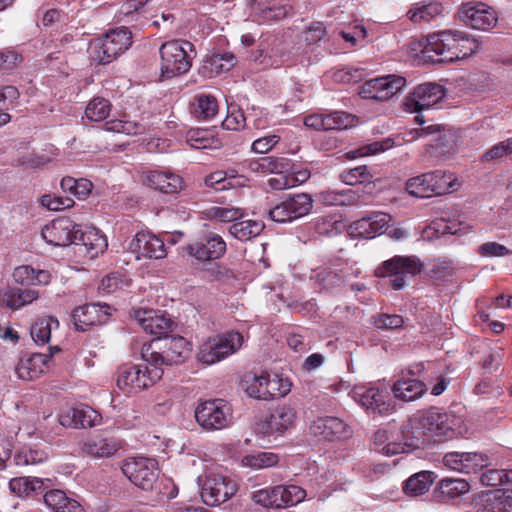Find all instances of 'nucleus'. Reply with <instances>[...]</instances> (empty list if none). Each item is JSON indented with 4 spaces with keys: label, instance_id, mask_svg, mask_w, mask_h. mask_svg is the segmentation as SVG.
Masks as SVG:
<instances>
[{
    "label": "nucleus",
    "instance_id": "a211bd4d",
    "mask_svg": "<svg viewBox=\"0 0 512 512\" xmlns=\"http://www.w3.org/2000/svg\"><path fill=\"white\" fill-rule=\"evenodd\" d=\"M112 311V307L108 304H85L74 309L72 318L76 329L84 332L94 325L106 323Z\"/></svg>",
    "mask_w": 512,
    "mask_h": 512
},
{
    "label": "nucleus",
    "instance_id": "6ab92c4d",
    "mask_svg": "<svg viewBox=\"0 0 512 512\" xmlns=\"http://www.w3.org/2000/svg\"><path fill=\"white\" fill-rule=\"evenodd\" d=\"M460 19L474 29L488 30L497 22L496 12L484 3H467L459 10Z\"/></svg>",
    "mask_w": 512,
    "mask_h": 512
},
{
    "label": "nucleus",
    "instance_id": "5701e85b",
    "mask_svg": "<svg viewBox=\"0 0 512 512\" xmlns=\"http://www.w3.org/2000/svg\"><path fill=\"white\" fill-rule=\"evenodd\" d=\"M59 346H50L49 354L33 353L24 355L18 362L15 372L19 378L32 381L37 379L43 372L48 360L60 352Z\"/></svg>",
    "mask_w": 512,
    "mask_h": 512
},
{
    "label": "nucleus",
    "instance_id": "603ef678",
    "mask_svg": "<svg viewBox=\"0 0 512 512\" xmlns=\"http://www.w3.org/2000/svg\"><path fill=\"white\" fill-rule=\"evenodd\" d=\"M72 418L75 419L76 428L93 427L101 422V415L90 406L72 408Z\"/></svg>",
    "mask_w": 512,
    "mask_h": 512
},
{
    "label": "nucleus",
    "instance_id": "4c0bfd02",
    "mask_svg": "<svg viewBox=\"0 0 512 512\" xmlns=\"http://www.w3.org/2000/svg\"><path fill=\"white\" fill-rule=\"evenodd\" d=\"M186 142L195 149H219L221 141L212 131L206 129H192L187 132Z\"/></svg>",
    "mask_w": 512,
    "mask_h": 512
},
{
    "label": "nucleus",
    "instance_id": "9d476101",
    "mask_svg": "<svg viewBox=\"0 0 512 512\" xmlns=\"http://www.w3.org/2000/svg\"><path fill=\"white\" fill-rule=\"evenodd\" d=\"M350 395L369 414L384 416L394 410L390 393L385 387L355 386Z\"/></svg>",
    "mask_w": 512,
    "mask_h": 512
},
{
    "label": "nucleus",
    "instance_id": "72a5a7b5",
    "mask_svg": "<svg viewBox=\"0 0 512 512\" xmlns=\"http://www.w3.org/2000/svg\"><path fill=\"white\" fill-rule=\"evenodd\" d=\"M243 209L238 207L211 206L200 212V218L218 222H235L244 217Z\"/></svg>",
    "mask_w": 512,
    "mask_h": 512
},
{
    "label": "nucleus",
    "instance_id": "f704fd0d",
    "mask_svg": "<svg viewBox=\"0 0 512 512\" xmlns=\"http://www.w3.org/2000/svg\"><path fill=\"white\" fill-rule=\"evenodd\" d=\"M276 504L275 508H285L294 506L306 497V491L297 485L275 486Z\"/></svg>",
    "mask_w": 512,
    "mask_h": 512
},
{
    "label": "nucleus",
    "instance_id": "37998d69",
    "mask_svg": "<svg viewBox=\"0 0 512 512\" xmlns=\"http://www.w3.org/2000/svg\"><path fill=\"white\" fill-rule=\"evenodd\" d=\"M264 225L254 220L235 221L229 228L230 234L240 241H247L256 237L263 230Z\"/></svg>",
    "mask_w": 512,
    "mask_h": 512
},
{
    "label": "nucleus",
    "instance_id": "2f4dec72",
    "mask_svg": "<svg viewBox=\"0 0 512 512\" xmlns=\"http://www.w3.org/2000/svg\"><path fill=\"white\" fill-rule=\"evenodd\" d=\"M192 115L199 120H209L218 113V102L213 95L197 94L190 103Z\"/></svg>",
    "mask_w": 512,
    "mask_h": 512
},
{
    "label": "nucleus",
    "instance_id": "39448f33",
    "mask_svg": "<svg viewBox=\"0 0 512 512\" xmlns=\"http://www.w3.org/2000/svg\"><path fill=\"white\" fill-rule=\"evenodd\" d=\"M132 44V33L126 28H116L95 39L93 59L99 64H108L117 59Z\"/></svg>",
    "mask_w": 512,
    "mask_h": 512
},
{
    "label": "nucleus",
    "instance_id": "6e6552de",
    "mask_svg": "<svg viewBox=\"0 0 512 512\" xmlns=\"http://www.w3.org/2000/svg\"><path fill=\"white\" fill-rule=\"evenodd\" d=\"M231 406L222 399L207 400L195 409L196 422L207 431L227 428L233 419Z\"/></svg>",
    "mask_w": 512,
    "mask_h": 512
},
{
    "label": "nucleus",
    "instance_id": "5fc2aeb1",
    "mask_svg": "<svg viewBox=\"0 0 512 512\" xmlns=\"http://www.w3.org/2000/svg\"><path fill=\"white\" fill-rule=\"evenodd\" d=\"M110 110L111 104L107 99L95 97L86 106L85 115L91 121L100 122L109 116Z\"/></svg>",
    "mask_w": 512,
    "mask_h": 512
},
{
    "label": "nucleus",
    "instance_id": "7c9ffc66",
    "mask_svg": "<svg viewBox=\"0 0 512 512\" xmlns=\"http://www.w3.org/2000/svg\"><path fill=\"white\" fill-rule=\"evenodd\" d=\"M145 183L162 193H178L183 189V179L172 172L149 171L145 175Z\"/></svg>",
    "mask_w": 512,
    "mask_h": 512
},
{
    "label": "nucleus",
    "instance_id": "79ce46f5",
    "mask_svg": "<svg viewBox=\"0 0 512 512\" xmlns=\"http://www.w3.org/2000/svg\"><path fill=\"white\" fill-rule=\"evenodd\" d=\"M373 444L379 452L387 456L403 453L400 440L395 439L387 430L376 431L373 435Z\"/></svg>",
    "mask_w": 512,
    "mask_h": 512
},
{
    "label": "nucleus",
    "instance_id": "3c124183",
    "mask_svg": "<svg viewBox=\"0 0 512 512\" xmlns=\"http://www.w3.org/2000/svg\"><path fill=\"white\" fill-rule=\"evenodd\" d=\"M106 130L123 133L126 135H139L146 131L147 127L139 121H131L127 119H114L106 122Z\"/></svg>",
    "mask_w": 512,
    "mask_h": 512
},
{
    "label": "nucleus",
    "instance_id": "c9c22d12",
    "mask_svg": "<svg viewBox=\"0 0 512 512\" xmlns=\"http://www.w3.org/2000/svg\"><path fill=\"white\" fill-rule=\"evenodd\" d=\"M434 481L433 473L430 471H421L409 477L403 485V491L406 495L417 497L426 493Z\"/></svg>",
    "mask_w": 512,
    "mask_h": 512
},
{
    "label": "nucleus",
    "instance_id": "49530a36",
    "mask_svg": "<svg viewBox=\"0 0 512 512\" xmlns=\"http://www.w3.org/2000/svg\"><path fill=\"white\" fill-rule=\"evenodd\" d=\"M267 373L261 375H245L242 385L246 393L255 399H267L268 389L266 388Z\"/></svg>",
    "mask_w": 512,
    "mask_h": 512
},
{
    "label": "nucleus",
    "instance_id": "ea45409f",
    "mask_svg": "<svg viewBox=\"0 0 512 512\" xmlns=\"http://www.w3.org/2000/svg\"><path fill=\"white\" fill-rule=\"evenodd\" d=\"M80 240L82 246L86 249L88 256L93 259L98 254L103 253L108 244L106 237L95 229H88L81 233Z\"/></svg>",
    "mask_w": 512,
    "mask_h": 512
},
{
    "label": "nucleus",
    "instance_id": "de8ad7c7",
    "mask_svg": "<svg viewBox=\"0 0 512 512\" xmlns=\"http://www.w3.org/2000/svg\"><path fill=\"white\" fill-rule=\"evenodd\" d=\"M279 462V456L272 452H257L242 457L241 464L251 469H265L275 466Z\"/></svg>",
    "mask_w": 512,
    "mask_h": 512
},
{
    "label": "nucleus",
    "instance_id": "ddd939ff",
    "mask_svg": "<svg viewBox=\"0 0 512 512\" xmlns=\"http://www.w3.org/2000/svg\"><path fill=\"white\" fill-rule=\"evenodd\" d=\"M296 419V410L291 406L283 405L276 408L265 420L256 423L255 431L263 436L283 435L295 426Z\"/></svg>",
    "mask_w": 512,
    "mask_h": 512
},
{
    "label": "nucleus",
    "instance_id": "052dcab7",
    "mask_svg": "<svg viewBox=\"0 0 512 512\" xmlns=\"http://www.w3.org/2000/svg\"><path fill=\"white\" fill-rule=\"evenodd\" d=\"M327 118H330V125H328V130H343L354 127L358 119L347 112L336 111L333 113L327 114Z\"/></svg>",
    "mask_w": 512,
    "mask_h": 512
},
{
    "label": "nucleus",
    "instance_id": "7ed1b4c3",
    "mask_svg": "<svg viewBox=\"0 0 512 512\" xmlns=\"http://www.w3.org/2000/svg\"><path fill=\"white\" fill-rule=\"evenodd\" d=\"M149 364L124 365L117 371L116 384L126 393H137L154 385L163 375V369L149 368Z\"/></svg>",
    "mask_w": 512,
    "mask_h": 512
},
{
    "label": "nucleus",
    "instance_id": "c03bdc74",
    "mask_svg": "<svg viewBox=\"0 0 512 512\" xmlns=\"http://www.w3.org/2000/svg\"><path fill=\"white\" fill-rule=\"evenodd\" d=\"M442 6L438 2H430L428 4H417L412 7L407 15L414 23L430 22L436 16L442 13Z\"/></svg>",
    "mask_w": 512,
    "mask_h": 512
},
{
    "label": "nucleus",
    "instance_id": "69168bd1",
    "mask_svg": "<svg viewBox=\"0 0 512 512\" xmlns=\"http://www.w3.org/2000/svg\"><path fill=\"white\" fill-rule=\"evenodd\" d=\"M40 203L51 211H60L70 208L74 205V200L70 197H62L54 194H46L40 198Z\"/></svg>",
    "mask_w": 512,
    "mask_h": 512
},
{
    "label": "nucleus",
    "instance_id": "0eeeda50",
    "mask_svg": "<svg viewBox=\"0 0 512 512\" xmlns=\"http://www.w3.org/2000/svg\"><path fill=\"white\" fill-rule=\"evenodd\" d=\"M422 264L415 256H394L389 260L382 262L375 269L376 277H390L391 285L395 290L402 289L406 284L408 276H414L420 273Z\"/></svg>",
    "mask_w": 512,
    "mask_h": 512
},
{
    "label": "nucleus",
    "instance_id": "338daca9",
    "mask_svg": "<svg viewBox=\"0 0 512 512\" xmlns=\"http://www.w3.org/2000/svg\"><path fill=\"white\" fill-rule=\"evenodd\" d=\"M372 323L377 329L393 330L402 327L403 317L397 314H378L372 317Z\"/></svg>",
    "mask_w": 512,
    "mask_h": 512
},
{
    "label": "nucleus",
    "instance_id": "473e14b6",
    "mask_svg": "<svg viewBox=\"0 0 512 512\" xmlns=\"http://www.w3.org/2000/svg\"><path fill=\"white\" fill-rule=\"evenodd\" d=\"M392 390L396 398L404 401H413L421 397L427 388L420 380L403 378L394 383Z\"/></svg>",
    "mask_w": 512,
    "mask_h": 512
},
{
    "label": "nucleus",
    "instance_id": "dca6fc26",
    "mask_svg": "<svg viewBox=\"0 0 512 512\" xmlns=\"http://www.w3.org/2000/svg\"><path fill=\"white\" fill-rule=\"evenodd\" d=\"M445 97L444 88L436 83H424L414 88L405 98L404 107L408 112H420L430 108Z\"/></svg>",
    "mask_w": 512,
    "mask_h": 512
},
{
    "label": "nucleus",
    "instance_id": "8fccbe9b",
    "mask_svg": "<svg viewBox=\"0 0 512 512\" xmlns=\"http://www.w3.org/2000/svg\"><path fill=\"white\" fill-rule=\"evenodd\" d=\"M267 392V399L281 398L286 396L292 387V383L287 377L277 373H267V382H265Z\"/></svg>",
    "mask_w": 512,
    "mask_h": 512
},
{
    "label": "nucleus",
    "instance_id": "c756f323",
    "mask_svg": "<svg viewBox=\"0 0 512 512\" xmlns=\"http://www.w3.org/2000/svg\"><path fill=\"white\" fill-rule=\"evenodd\" d=\"M122 447V442L114 437L100 435L89 438L82 446L83 453L94 458H109Z\"/></svg>",
    "mask_w": 512,
    "mask_h": 512
},
{
    "label": "nucleus",
    "instance_id": "f257e3e1",
    "mask_svg": "<svg viewBox=\"0 0 512 512\" xmlns=\"http://www.w3.org/2000/svg\"><path fill=\"white\" fill-rule=\"evenodd\" d=\"M190 343L182 336H165L144 344L142 359L150 366L162 369L163 366L183 363L190 355Z\"/></svg>",
    "mask_w": 512,
    "mask_h": 512
},
{
    "label": "nucleus",
    "instance_id": "aec40b11",
    "mask_svg": "<svg viewBox=\"0 0 512 512\" xmlns=\"http://www.w3.org/2000/svg\"><path fill=\"white\" fill-rule=\"evenodd\" d=\"M443 463L451 470L469 474L487 467L490 459L484 453L449 452L444 456Z\"/></svg>",
    "mask_w": 512,
    "mask_h": 512
},
{
    "label": "nucleus",
    "instance_id": "412c9836",
    "mask_svg": "<svg viewBox=\"0 0 512 512\" xmlns=\"http://www.w3.org/2000/svg\"><path fill=\"white\" fill-rule=\"evenodd\" d=\"M79 230L69 218L53 220L41 231L42 238L54 246H67L77 239Z\"/></svg>",
    "mask_w": 512,
    "mask_h": 512
},
{
    "label": "nucleus",
    "instance_id": "2eb2a0df",
    "mask_svg": "<svg viewBox=\"0 0 512 512\" xmlns=\"http://www.w3.org/2000/svg\"><path fill=\"white\" fill-rule=\"evenodd\" d=\"M237 491L236 484L221 474H209L202 485L201 497L208 505L226 502Z\"/></svg>",
    "mask_w": 512,
    "mask_h": 512
},
{
    "label": "nucleus",
    "instance_id": "393cba45",
    "mask_svg": "<svg viewBox=\"0 0 512 512\" xmlns=\"http://www.w3.org/2000/svg\"><path fill=\"white\" fill-rule=\"evenodd\" d=\"M130 248L139 255L150 259H162L167 255L164 240L147 231L138 232L130 244Z\"/></svg>",
    "mask_w": 512,
    "mask_h": 512
},
{
    "label": "nucleus",
    "instance_id": "f03ea898",
    "mask_svg": "<svg viewBox=\"0 0 512 512\" xmlns=\"http://www.w3.org/2000/svg\"><path fill=\"white\" fill-rule=\"evenodd\" d=\"M159 54L161 77L171 79L190 70L196 50L187 40H170L160 46Z\"/></svg>",
    "mask_w": 512,
    "mask_h": 512
},
{
    "label": "nucleus",
    "instance_id": "58836bf2",
    "mask_svg": "<svg viewBox=\"0 0 512 512\" xmlns=\"http://www.w3.org/2000/svg\"><path fill=\"white\" fill-rule=\"evenodd\" d=\"M340 272H345L341 267H337L335 263L324 267L317 271L315 275L311 276L315 283L324 289H330L340 286L343 283V278L346 276Z\"/></svg>",
    "mask_w": 512,
    "mask_h": 512
},
{
    "label": "nucleus",
    "instance_id": "bb28decb",
    "mask_svg": "<svg viewBox=\"0 0 512 512\" xmlns=\"http://www.w3.org/2000/svg\"><path fill=\"white\" fill-rule=\"evenodd\" d=\"M390 221L391 217L386 213H373L353 222L351 229L358 237L374 238L386 230Z\"/></svg>",
    "mask_w": 512,
    "mask_h": 512
},
{
    "label": "nucleus",
    "instance_id": "c85d7f7f",
    "mask_svg": "<svg viewBox=\"0 0 512 512\" xmlns=\"http://www.w3.org/2000/svg\"><path fill=\"white\" fill-rule=\"evenodd\" d=\"M135 320L146 332L159 336L167 334L173 324L170 317L154 310L135 311Z\"/></svg>",
    "mask_w": 512,
    "mask_h": 512
},
{
    "label": "nucleus",
    "instance_id": "6e6d98bb",
    "mask_svg": "<svg viewBox=\"0 0 512 512\" xmlns=\"http://www.w3.org/2000/svg\"><path fill=\"white\" fill-rule=\"evenodd\" d=\"M512 154V137L491 146L480 158L482 163L501 161Z\"/></svg>",
    "mask_w": 512,
    "mask_h": 512
},
{
    "label": "nucleus",
    "instance_id": "0e129e2a",
    "mask_svg": "<svg viewBox=\"0 0 512 512\" xmlns=\"http://www.w3.org/2000/svg\"><path fill=\"white\" fill-rule=\"evenodd\" d=\"M458 41L454 61L469 57L479 50V43L475 39L470 38L464 32H462Z\"/></svg>",
    "mask_w": 512,
    "mask_h": 512
},
{
    "label": "nucleus",
    "instance_id": "b1692460",
    "mask_svg": "<svg viewBox=\"0 0 512 512\" xmlns=\"http://www.w3.org/2000/svg\"><path fill=\"white\" fill-rule=\"evenodd\" d=\"M187 251L199 261L215 260L225 253L226 243L221 236L209 233L199 241L189 244Z\"/></svg>",
    "mask_w": 512,
    "mask_h": 512
},
{
    "label": "nucleus",
    "instance_id": "a878e982",
    "mask_svg": "<svg viewBox=\"0 0 512 512\" xmlns=\"http://www.w3.org/2000/svg\"><path fill=\"white\" fill-rule=\"evenodd\" d=\"M311 433L324 440H342L350 435L348 426L337 417H320L310 426Z\"/></svg>",
    "mask_w": 512,
    "mask_h": 512
},
{
    "label": "nucleus",
    "instance_id": "a19ab883",
    "mask_svg": "<svg viewBox=\"0 0 512 512\" xmlns=\"http://www.w3.org/2000/svg\"><path fill=\"white\" fill-rule=\"evenodd\" d=\"M59 327V322L52 316H45L38 319L30 329L32 339L37 344H46L51 338V332L53 329Z\"/></svg>",
    "mask_w": 512,
    "mask_h": 512
},
{
    "label": "nucleus",
    "instance_id": "e2e57ef3",
    "mask_svg": "<svg viewBox=\"0 0 512 512\" xmlns=\"http://www.w3.org/2000/svg\"><path fill=\"white\" fill-rule=\"evenodd\" d=\"M206 64L209 65L211 71L221 73L229 71L235 65V57L230 53L212 55Z\"/></svg>",
    "mask_w": 512,
    "mask_h": 512
},
{
    "label": "nucleus",
    "instance_id": "4be33fe9",
    "mask_svg": "<svg viewBox=\"0 0 512 512\" xmlns=\"http://www.w3.org/2000/svg\"><path fill=\"white\" fill-rule=\"evenodd\" d=\"M400 443L403 446V453L414 449L424 448L430 443L425 432V427L417 413L410 416L401 427Z\"/></svg>",
    "mask_w": 512,
    "mask_h": 512
},
{
    "label": "nucleus",
    "instance_id": "4468645a",
    "mask_svg": "<svg viewBox=\"0 0 512 512\" xmlns=\"http://www.w3.org/2000/svg\"><path fill=\"white\" fill-rule=\"evenodd\" d=\"M312 202L310 195L296 194L270 209L268 216L275 222H290L307 215L312 209Z\"/></svg>",
    "mask_w": 512,
    "mask_h": 512
},
{
    "label": "nucleus",
    "instance_id": "a18cd8bd",
    "mask_svg": "<svg viewBox=\"0 0 512 512\" xmlns=\"http://www.w3.org/2000/svg\"><path fill=\"white\" fill-rule=\"evenodd\" d=\"M9 487L13 493L23 497L42 490L44 488V481L37 477H17L10 480Z\"/></svg>",
    "mask_w": 512,
    "mask_h": 512
},
{
    "label": "nucleus",
    "instance_id": "bf43d9fd",
    "mask_svg": "<svg viewBox=\"0 0 512 512\" xmlns=\"http://www.w3.org/2000/svg\"><path fill=\"white\" fill-rule=\"evenodd\" d=\"M46 458L47 454L41 449L23 447L14 456V461L17 466H28L41 463Z\"/></svg>",
    "mask_w": 512,
    "mask_h": 512
},
{
    "label": "nucleus",
    "instance_id": "864d4df0",
    "mask_svg": "<svg viewBox=\"0 0 512 512\" xmlns=\"http://www.w3.org/2000/svg\"><path fill=\"white\" fill-rule=\"evenodd\" d=\"M320 200L325 205L330 206H342V205H350L356 202L357 195L352 189H347L343 191H323L319 195Z\"/></svg>",
    "mask_w": 512,
    "mask_h": 512
},
{
    "label": "nucleus",
    "instance_id": "1a4fd4ad",
    "mask_svg": "<svg viewBox=\"0 0 512 512\" xmlns=\"http://www.w3.org/2000/svg\"><path fill=\"white\" fill-rule=\"evenodd\" d=\"M243 336L229 332L209 338L198 352V360L204 364H214L235 353L242 345Z\"/></svg>",
    "mask_w": 512,
    "mask_h": 512
},
{
    "label": "nucleus",
    "instance_id": "680f3d73",
    "mask_svg": "<svg viewBox=\"0 0 512 512\" xmlns=\"http://www.w3.org/2000/svg\"><path fill=\"white\" fill-rule=\"evenodd\" d=\"M20 431L14 420H6L0 424V441L4 449L10 450Z\"/></svg>",
    "mask_w": 512,
    "mask_h": 512
},
{
    "label": "nucleus",
    "instance_id": "13d9d810",
    "mask_svg": "<svg viewBox=\"0 0 512 512\" xmlns=\"http://www.w3.org/2000/svg\"><path fill=\"white\" fill-rule=\"evenodd\" d=\"M340 178L343 183L354 186L361 183L371 184L373 175L366 165H362L343 171Z\"/></svg>",
    "mask_w": 512,
    "mask_h": 512
},
{
    "label": "nucleus",
    "instance_id": "9b49d317",
    "mask_svg": "<svg viewBox=\"0 0 512 512\" xmlns=\"http://www.w3.org/2000/svg\"><path fill=\"white\" fill-rule=\"evenodd\" d=\"M121 471L131 483L143 490H151L159 476L157 461L146 457L125 459Z\"/></svg>",
    "mask_w": 512,
    "mask_h": 512
},
{
    "label": "nucleus",
    "instance_id": "e433bc0d",
    "mask_svg": "<svg viewBox=\"0 0 512 512\" xmlns=\"http://www.w3.org/2000/svg\"><path fill=\"white\" fill-rule=\"evenodd\" d=\"M39 297L35 289L11 288L3 296V302L7 307L17 310L31 304Z\"/></svg>",
    "mask_w": 512,
    "mask_h": 512
},
{
    "label": "nucleus",
    "instance_id": "09e8293b",
    "mask_svg": "<svg viewBox=\"0 0 512 512\" xmlns=\"http://www.w3.org/2000/svg\"><path fill=\"white\" fill-rule=\"evenodd\" d=\"M470 489L469 483L464 479H443L439 482V491L442 500H452Z\"/></svg>",
    "mask_w": 512,
    "mask_h": 512
},
{
    "label": "nucleus",
    "instance_id": "f3484780",
    "mask_svg": "<svg viewBox=\"0 0 512 512\" xmlns=\"http://www.w3.org/2000/svg\"><path fill=\"white\" fill-rule=\"evenodd\" d=\"M418 414L430 442L432 440L443 441L453 437L454 430L451 424V416L448 413L431 408L426 411H419Z\"/></svg>",
    "mask_w": 512,
    "mask_h": 512
},
{
    "label": "nucleus",
    "instance_id": "423d86ee",
    "mask_svg": "<svg viewBox=\"0 0 512 512\" xmlns=\"http://www.w3.org/2000/svg\"><path fill=\"white\" fill-rule=\"evenodd\" d=\"M461 31L443 30L427 35L419 43L424 57L436 62H453Z\"/></svg>",
    "mask_w": 512,
    "mask_h": 512
},
{
    "label": "nucleus",
    "instance_id": "20e7f679",
    "mask_svg": "<svg viewBox=\"0 0 512 512\" xmlns=\"http://www.w3.org/2000/svg\"><path fill=\"white\" fill-rule=\"evenodd\" d=\"M455 185L456 178L453 173L436 170L409 179L406 190L413 196L429 198L433 195L445 194Z\"/></svg>",
    "mask_w": 512,
    "mask_h": 512
},
{
    "label": "nucleus",
    "instance_id": "774afa93",
    "mask_svg": "<svg viewBox=\"0 0 512 512\" xmlns=\"http://www.w3.org/2000/svg\"><path fill=\"white\" fill-rule=\"evenodd\" d=\"M510 498L504 495L489 498L477 512H510Z\"/></svg>",
    "mask_w": 512,
    "mask_h": 512
},
{
    "label": "nucleus",
    "instance_id": "cd10ccee",
    "mask_svg": "<svg viewBox=\"0 0 512 512\" xmlns=\"http://www.w3.org/2000/svg\"><path fill=\"white\" fill-rule=\"evenodd\" d=\"M251 11L259 22L278 21L290 14L291 6L281 4L277 0H252Z\"/></svg>",
    "mask_w": 512,
    "mask_h": 512
},
{
    "label": "nucleus",
    "instance_id": "f8f14e48",
    "mask_svg": "<svg viewBox=\"0 0 512 512\" xmlns=\"http://www.w3.org/2000/svg\"><path fill=\"white\" fill-rule=\"evenodd\" d=\"M406 86V79L398 75H387L366 81L359 91L364 99L387 101Z\"/></svg>",
    "mask_w": 512,
    "mask_h": 512
},
{
    "label": "nucleus",
    "instance_id": "4d7b16f0",
    "mask_svg": "<svg viewBox=\"0 0 512 512\" xmlns=\"http://www.w3.org/2000/svg\"><path fill=\"white\" fill-rule=\"evenodd\" d=\"M130 286V280L125 278L120 272H112L102 278L99 290L106 294H111L123 290Z\"/></svg>",
    "mask_w": 512,
    "mask_h": 512
}]
</instances>
